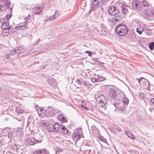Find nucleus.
<instances>
[{
  "mask_svg": "<svg viewBox=\"0 0 154 154\" xmlns=\"http://www.w3.org/2000/svg\"><path fill=\"white\" fill-rule=\"evenodd\" d=\"M143 16L144 18L149 21L154 20V8L150 7L147 9H145L143 11Z\"/></svg>",
  "mask_w": 154,
  "mask_h": 154,
  "instance_id": "1",
  "label": "nucleus"
},
{
  "mask_svg": "<svg viewBox=\"0 0 154 154\" xmlns=\"http://www.w3.org/2000/svg\"><path fill=\"white\" fill-rule=\"evenodd\" d=\"M96 100L99 107L102 108L106 104L107 100L106 96L101 93L97 95Z\"/></svg>",
  "mask_w": 154,
  "mask_h": 154,
  "instance_id": "2",
  "label": "nucleus"
},
{
  "mask_svg": "<svg viewBox=\"0 0 154 154\" xmlns=\"http://www.w3.org/2000/svg\"><path fill=\"white\" fill-rule=\"evenodd\" d=\"M116 32L120 36H124L126 35L128 32L127 27L125 25L120 24L116 28Z\"/></svg>",
  "mask_w": 154,
  "mask_h": 154,
  "instance_id": "3",
  "label": "nucleus"
},
{
  "mask_svg": "<svg viewBox=\"0 0 154 154\" xmlns=\"http://www.w3.org/2000/svg\"><path fill=\"white\" fill-rule=\"evenodd\" d=\"M59 126L58 123H56L54 125H49L46 127V130L50 132H57L59 131Z\"/></svg>",
  "mask_w": 154,
  "mask_h": 154,
  "instance_id": "4",
  "label": "nucleus"
},
{
  "mask_svg": "<svg viewBox=\"0 0 154 154\" xmlns=\"http://www.w3.org/2000/svg\"><path fill=\"white\" fill-rule=\"evenodd\" d=\"M132 7L136 11H139L142 9V6L140 1L134 0L132 3Z\"/></svg>",
  "mask_w": 154,
  "mask_h": 154,
  "instance_id": "5",
  "label": "nucleus"
},
{
  "mask_svg": "<svg viewBox=\"0 0 154 154\" xmlns=\"http://www.w3.org/2000/svg\"><path fill=\"white\" fill-rule=\"evenodd\" d=\"M119 11L117 8L114 6H111L109 7L108 9V12L110 14L114 16L118 14L119 12Z\"/></svg>",
  "mask_w": 154,
  "mask_h": 154,
  "instance_id": "6",
  "label": "nucleus"
},
{
  "mask_svg": "<svg viewBox=\"0 0 154 154\" xmlns=\"http://www.w3.org/2000/svg\"><path fill=\"white\" fill-rule=\"evenodd\" d=\"M143 88L146 89H148L149 90L150 88L149 83V82L146 79H143L142 80V83L140 85Z\"/></svg>",
  "mask_w": 154,
  "mask_h": 154,
  "instance_id": "7",
  "label": "nucleus"
},
{
  "mask_svg": "<svg viewBox=\"0 0 154 154\" xmlns=\"http://www.w3.org/2000/svg\"><path fill=\"white\" fill-rule=\"evenodd\" d=\"M42 138L40 134L38 133L35 134L33 137V138L34 139V142H35V144L41 143L42 140Z\"/></svg>",
  "mask_w": 154,
  "mask_h": 154,
  "instance_id": "8",
  "label": "nucleus"
},
{
  "mask_svg": "<svg viewBox=\"0 0 154 154\" xmlns=\"http://www.w3.org/2000/svg\"><path fill=\"white\" fill-rule=\"evenodd\" d=\"M59 12L58 11H56L54 14L52 16H46L45 18L46 21H47L49 20H53L59 16Z\"/></svg>",
  "mask_w": 154,
  "mask_h": 154,
  "instance_id": "9",
  "label": "nucleus"
},
{
  "mask_svg": "<svg viewBox=\"0 0 154 154\" xmlns=\"http://www.w3.org/2000/svg\"><path fill=\"white\" fill-rule=\"evenodd\" d=\"M110 106L111 107L112 109L113 110L112 111L113 112L116 111L117 109V108L119 109V104L116 103L114 100H110Z\"/></svg>",
  "mask_w": 154,
  "mask_h": 154,
  "instance_id": "10",
  "label": "nucleus"
},
{
  "mask_svg": "<svg viewBox=\"0 0 154 154\" xmlns=\"http://www.w3.org/2000/svg\"><path fill=\"white\" fill-rule=\"evenodd\" d=\"M129 8V6L125 4H123L121 6L122 12L124 14L126 15L128 13Z\"/></svg>",
  "mask_w": 154,
  "mask_h": 154,
  "instance_id": "11",
  "label": "nucleus"
},
{
  "mask_svg": "<svg viewBox=\"0 0 154 154\" xmlns=\"http://www.w3.org/2000/svg\"><path fill=\"white\" fill-rule=\"evenodd\" d=\"M58 125L59 126V132L60 131L61 133L64 134H66L68 132V130L64 126H63L62 125L58 123Z\"/></svg>",
  "mask_w": 154,
  "mask_h": 154,
  "instance_id": "12",
  "label": "nucleus"
},
{
  "mask_svg": "<svg viewBox=\"0 0 154 154\" xmlns=\"http://www.w3.org/2000/svg\"><path fill=\"white\" fill-rule=\"evenodd\" d=\"M47 150L45 148H43L35 150L33 154H47Z\"/></svg>",
  "mask_w": 154,
  "mask_h": 154,
  "instance_id": "13",
  "label": "nucleus"
},
{
  "mask_svg": "<svg viewBox=\"0 0 154 154\" xmlns=\"http://www.w3.org/2000/svg\"><path fill=\"white\" fill-rule=\"evenodd\" d=\"M110 16V14L109 13H104L102 14L101 17L103 20L110 21H111Z\"/></svg>",
  "mask_w": 154,
  "mask_h": 154,
  "instance_id": "14",
  "label": "nucleus"
},
{
  "mask_svg": "<svg viewBox=\"0 0 154 154\" xmlns=\"http://www.w3.org/2000/svg\"><path fill=\"white\" fill-rule=\"evenodd\" d=\"M109 95L111 98H115L117 96L116 91L114 89H110L109 91Z\"/></svg>",
  "mask_w": 154,
  "mask_h": 154,
  "instance_id": "15",
  "label": "nucleus"
},
{
  "mask_svg": "<svg viewBox=\"0 0 154 154\" xmlns=\"http://www.w3.org/2000/svg\"><path fill=\"white\" fill-rule=\"evenodd\" d=\"M25 143L27 146L33 145L35 144L34 140H33L30 137H28L26 139Z\"/></svg>",
  "mask_w": 154,
  "mask_h": 154,
  "instance_id": "16",
  "label": "nucleus"
},
{
  "mask_svg": "<svg viewBox=\"0 0 154 154\" xmlns=\"http://www.w3.org/2000/svg\"><path fill=\"white\" fill-rule=\"evenodd\" d=\"M49 85L53 88H54L56 86L57 83L55 79L51 78L49 79L48 81Z\"/></svg>",
  "mask_w": 154,
  "mask_h": 154,
  "instance_id": "17",
  "label": "nucleus"
},
{
  "mask_svg": "<svg viewBox=\"0 0 154 154\" xmlns=\"http://www.w3.org/2000/svg\"><path fill=\"white\" fill-rule=\"evenodd\" d=\"M80 83L84 87L89 88V86H90V83L87 82L86 81H83L82 80L80 81L79 80H78V84Z\"/></svg>",
  "mask_w": 154,
  "mask_h": 154,
  "instance_id": "18",
  "label": "nucleus"
},
{
  "mask_svg": "<svg viewBox=\"0 0 154 154\" xmlns=\"http://www.w3.org/2000/svg\"><path fill=\"white\" fill-rule=\"evenodd\" d=\"M84 138L82 131L81 128H78V140H79L81 138Z\"/></svg>",
  "mask_w": 154,
  "mask_h": 154,
  "instance_id": "19",
  "label": "nucleus"
},
{
  "mask_svg": "<svg viewBox=\"0 0 154 154\" xmlns=\"http://www.w3.org/2000/svg\"><path fill=\"white\" fill-rule=\"evenodd\" d=\"M129 102V100L127 97H124L121 101V103L123 104V106L125 108Z\"/></svg>",
  "mask_w": 154,
  "mask_h": 154,
  "instance_id": "20",
  "label": "nucleus"
},
{
  "mask_svg": "<svg viewBox=\"0 0 154 154\" xmlns=\"http://www.w3.org/2000/svg\"><path fill=\"white\" fill-rule=\"evenodd\" d=\"M14 51L15 52L19 54L24 52L25 50L21 47H19L15 48Z\"/></svg>",
  "mask_w": 154,
  "mask_h": 154,
  "instance_id": "21",
  "label": "nucleus"
},
{
  "mask_svg": "<svg viewBox=\"0 0 154 154\" xmlns=\"http://www.w3.org/2000/svg\"><path fill=\"white\" fill-rule=\"evenodd\" d=\"M142 4L143 6L144 7L146 6L148 7V8H150L151 6V4H149L146 1V0H142Z\"/></svg>",
  "mask_w": 154,
  "mask_h": 154,
  "instance_id": "22",
  "label": "nucleus"
},
{
  "mask_svg": "<svg viewBox=\"0 0 154 154\" xmlns=\"http://www.w3.org/2000/svg\"><path fill=\"white\" fill-rule=\"evenodd\" d=\"M9 26V23L8 22H6L2 24V29L6 30L7 29H8Z\"/></svg>",
  "mask_w": 154,
  "mask_h": 154,
  "instance_id": "23",
  "label": "nucleus"
},
{
  "mask_svg": "<svg viewBox=\"0 0 154 154\" xmlns=\"http://www.w3.org/2000/svg\"><path fill=\"white\" fill-rule=\"evenodd\" d=\"M77 133H74L72 135V138L73 140L74 141L75 144H76L77 142Z\"/></svg>",
  "mask_w": 154,
  "mask_h": 154,
  "instance_id": "24",
  "label": "nucleus"
},
{
  "mask_svg": "<svg viewBox=\"0 0 154 154\" xmlns=\"http://www.w3.org/2000/svg\"><path fill=\"white\" fill-rule=\"evenodd\" d=\"M78 103H79L78 104V107H81L82 108L84 109H86L87 110H89V109L85 106V104H80V101L79 100H78Z\"/></svg>",
  "mask_w": 154,
  "mask_h": 154,
  "instance_id": "25",
  "label": "nucleus"
},
{
  "mask_svg": "<svg viewBox=\"0 0 154 154\" xmlns=\"http://www.w3.org/2000/svg\"><path fill=\"white\" fill-rule=\"evenodd\" d=\"M125 134L127 135V136L129 138L132 139H134V136L132 134L130 133L129 131L128 132L127 131H125Z\"/></svg>",
  "mask_w": 154,
  "mask_h": 154,
  "instance_id": "26",
  "label": "nucleus"
},
{
  "mask_svg": "<svg viewBox=\"0 0 154 154\" xmlns=\"http://www.w3.org/2000/svg\"><path fill=\"white\" fill-rule=\"evenodd\" d=\"M143 31V29L142 27H138L136 29V31L139 34H141Z\"/></svg>",
  "mask_w": 154,
  "mask_h": 154,
  "instance_id": "27",
  "label": "nucleus"
},
{
  "mask_svg": "<svg viewBox=\"0 0 154 154\" xmlns=\"http://www.w3.org/2000/svg\"><path fill=\"white\" fill-rule=\"evenodd\" d=\"M149 47L151 50H152L154 49V42H152L149 43Z\"/></svg>",
  "mask_w": 154,
  "mask_h": 154,
  "instance_id": "28",
  "label": "nucleus"
},
{
  "mask_svg": "<svg viewBox=\"0 0 154 154\" xmlns=\"http://www.w3.org/2000/svg\"><path fill=\"white\" fill-rule=\"evenodd\" d=\"M98 138L100 140H101L103 142L106 143L107 142L106 140L101 135H100L98 136Z\"/></svg>",
  "mask_w": 154,
  "mask_h": 154,
  "instance_id": "29",
  "label": "nucleus"
},
{
  "mask_svg": "<svg viewBox=\"0 0 154 154\" xmlns=\"http://www.w3.org/2000/svg\"><path fill=\"white\" fill-rule=\"evenodd\" d=\"M121 108H119V112L120 113H123L124 114L125 113V108L123 107V106L122 107L120 106Z\"/></svg>",
  "mask_w": 154,
  "mask_h": 154,
  "instance_id": "30",
  "label": "nucleus"
},
{
  "mask_svg": "<svg viewBox=\"0 0 154 154\" xmlns=\"http://www.w3.org/2000/svg\"><path fill=\"white\" fill-rule=\"evenodd\" d=\"M106 79L105 77L103 76H100L97 78V82H102L105 80Z\"/></svg>",
  "mask_w": 154,
  "mask_h": 154,
  "instance_id": "31",
  "label": "nucleus"
},
{
  "mask_svg": "<svg viewBox=\"0 0 154 154\" xmlns=\"http://www.w3.org/2000/svg\"><path fill=\"white\" fill-rule=\"evenodd\" d=\"M23 130L21 128H19L16 131L17 134L21 135L23 134Z\"/></svg>",
  "mask_w": 154,
  "mask_h": 154,
  "instance_id": "32",
  "label": "nucleus"
},
{
  "mask_svg": "<svg viewBox=\"0 0 154 154\" xmlns=\"http://www.w3.org/2000/svg\"><path fill=\"white\" fill-rule=\"evenodd\" d=\"M94 61H95L96 62V64L97 65H101V64H103V63L100 62L99 61V59L98 58H94L93 59Z\"/></svg>",
  "mask_w": 154,
  "mask_h": 154,
  "instance_id": "33",
  "label": "nucleus"
},
{
  "mask_svg": "<svg viewBox=\"0 0 154 154\" xmlns=\"http://www.w3.org/2000/svg\"><path fill=\"white\" fill-rule=\"evenodd\" d=\"M16 110L17 112H18V113H22L23 112V110L21 109L20 108L17 107L16 108Z\"/></svg>",
  "mask_w": 154,
  "mask_h": 154,
  "instance_id": "34",
  "label": "nucleus"
},
{
  "mask_svg": "<svg viewBox=\"0 0 154 154\" xmlns=\"http://www.w3.org/2000/svg\"><path fill=\"white\" fill-rule=\"evenodd\" d=\"M143 79H145L143 77H141L140 78H136V79L138 81V82L139 83V84L141 85V83H142V80Z\"/></svg>",
  "mask_w": 154,
  "mask_h": 154,
  "instance_id": "35",
  "label": "nucleus"
},
{
  "mask_svg": "<svg viewBox=\"0 0 154 154\" xmlns=\"http://www.w3.org/2000/svg\"><path fill=\"white\" fill-rule=\"evenodd\" d=\"M60 121L63 123L64 122H67V119L66 117L63 116V119H61Z\"/></svg>",
  "mask_w": 154,
  "mask_h": 154,
  "instance_id": "36",
  "label": "nucleus"
},
{
  "mask_svg": "<svg viewBox=\"0 0 154 154\" xmlns=\"http://www.w3.org/2000/svg\"><path fill=\"white\" fill-rule=\"evenodd\" d=\"M30 17V16L29 15V14L24 19V20H25V21L24 22V23L27 22L29 20Z\"/></svg>",
  "mask_w": 154,
  "mask_h": 154,
  "instance_id": "37",
  "label": "nucleus"
},
{
  "mask_svg": "<svg viewBox=\"0 0 154 154\" xmlns=\"http://www.w3.org/2000/svg\"><path fill=\"white\" fill-rule=\"evenodd\" d=\"M5 9V6L0 5V12H2Z\"/></svg>",
  "mask_w": 154,
  "mask_h": 154,
  "instance_id": "38",
  "label": "nucleus"
},
{
  "mask_svg": "<svg viewBox=\"0 0 154 154\" xmlns=\"http://www.w3.org/2000/svg\"><path fill=\"white\" fill-rule=\"evenodd\" d=\"M63 116L62 114H59L57 116L58 119L60 121L61 120V119H63Z\"/></svg>",
  "mask_w": 154,
  "mask_h": 154,
  "instance_id": "39",
  "label": "nucleus"
},
{
  "mask_svg": "<svg viewBox=\"0 0 154 154\" xmlns=\"http://www.w3.org/2000/svg\"><path fill=\"white\" fill-rule=\"evenodd\" d=\"M115 129L119 132H122L120 128L117 126H115L114 127Z\"/></svg>",
  "mask_w": 154,
  "mask_h": 154,
  "instance_id": "40",
  "label": "nucleus"
},
{
  "mask_svg": "<svg viewBox=\"0 0 154 154\" xmlns=\"http://www.w3.org/2000/svg\"><path fill=\"white\" fill-rule=\"evenodd\" d=\"M92 4L93 5H97V0H92Z\"/></svg>",
  "mask_w": 154,
  "mask_h": 154,
  "instance_id": "41",
  "label": "nucleus"
},
{
  "mask_svg": "<svg viewBox=\"0 0 154 154\" xmlns=\"http://www.w3.org/2000/svg\"><path fill=\"white\" fill-rule=\"evenodd\" d=\"M39 110H38V114L40 115V114L42 113V112L44 111L43 108H39Z\"/></svg>",
  "mask_w": 154,
  "mask_h": 154,
  "instance_id": "42",
  "label": "nucleus"
},
{
  "mask_svg": "<svg viewBox=\"0 0 154 154\" xmlns=\"http://www.w3.org/2000/svg\"><path fill=\"white\" fill-rule=\"evenodd\" d=\"M82 151L83 152V153H84V152H85V153L87 154H89L91 152V150L88 149L87 150H82Z\"/></svg>",
  "mask_w": 154,
  "mask_h": 154,
  "instance_id": "43",
  "label": "nucleus"
},
{
  "mask_svg": "<svg viewBox=\"0 0 154 154\" xmlns=\"http://www.w3.org/2000/svg\"><path fill=\"white\" fill-rule=\"evenodd\" d=\"M97 4L99 3H101L103 4L104 2V0H97Z\"/></svg>",
  "mask_w": 154,
  "mask_h": 154,
  "instance_id": "44",
  "label": "nucleus"
},
{
  "mask_svg": "<svg viewBox=\"0 0 154 154\" xmlns=\"http://www.w3.org/2000/svg\"><path fill=\"white\" fill-rule=\"evenodd\" d=\"M23 26H16L15 28V29L18 30H20L22 29V28Z\"/></svg>",
  "mask_w": 154,
  "mask_h": 154,
  "instance_id": "45",
  "label": "nucleus"
},
{
  "mask_svg": "<svg viewBox=\"0 0 154 154\" xmlns=\"http://www.w3.org/2000/svg\"><path fill=\"white\" fill-rule=\"evenodd\" d=\"M86 53H88L89 56H91L92 55V53L90 51H86L85 52Z\"/></svg>",
  "mask_w": 154,
  "mask_h": 154,
  "instance_id": "46",
  "label": "nucleus"
},
{
  "mask_svg": "<svg viewBox=\"0 0 154 154\" xmlns=\"http://www.w3.org/2000/svg\"><path fill=\"white\" fill-rule=\"evenodd\" d=\"M78 100L80 101V104H85V105H86V103H85V100H81L79 99Z\"/></svg>",
  "mask_w": 154,
  "mask_h": 154,
  "instance_id": "47",
  "label": "nucleus"
},
{
  "mask_svg": "<svg viewBox=\"0 0 154 154\" xmlns=\"http://www.w3.org/2000/svg\"><path fill=\"white\" fill-rule=\"evenodd\" d=\"M12 16V15L11 14H10V15H9L8 14H7L6 16V18L7 19V20H8Z\"/></svg>",
  "mask_w": 154,
  "mask_h": 154,
  "instance_id": "48",
  "label": "nucleus"
},
{
  "mask_svg": "<svg viewBox=\"0 0 154 154\" xmlns=\"http://www.w3.org/2000/svg\"><path fill=\"white\" fill-rule=\"evenodd\" d=\"M151 32H150V31L148 29L146 31V34L148 35H150L151 34Z\"/></svg>",
  "mask_w": 154,
  "mask_h": 154,
  "instance_id": "49",
  "label": "nucleus"
},
{
  "mask_svg": "<svg viewBox=\"0 0 154 154\" xmlns=\"http://www.w3.org/2000/svg\"><path fill=\"white\" fill-rule=\"evenodd\" d=\"M91 81L92 82L94 83L96 82H97V79L96 78H92L91 79Z\"/></svg>",
  "mask_w": 154,
  "mask_h": 154,
  "instance_id": "50",
  "label": "nucleus"
},
{
  "mask_svg": "<svg viewBox=\"0 0 154 154\" xmlns=\"http://www.w3.org/2000/svg\"><path fill=\"white\" fill-rule=\"evenodd\" d=\"M17 145L15 144L13 146V148L14 150L15 149L16 150H17Z\"/></svg>",
  "mask_w": 154,
  "mask_h": 154,
  "instance_id": "51",
  "label": "nucleus"
},
{
  "mask_svg": "<svg viewBox=\"0 0 154 154\" xmlns=\"http://www.w3.org/2000/svg\"><path fill=\"white\" fill-rule=\"evenodd\" d=\"M0 133H1V134H2V133H6V132L4 131L3 129L0 128Z\"/></svg>",
  "mask_w": 154,
  "mask_h": 154,
  "instance_id": "52",
  "label": "nucleus"
},
{
  "mask_svg": "<svg viewBox=\"0 0 154 154\" xmlns=\"http://www.w3.org/2000/svg\"><path fill=\"white\" fill-rule=\"evenodd\" d=\"M23 26V27L22 29L23 30H25L27 28H28V26Z\"/></svg>",
  "mask_w": 154,
  "mask_h": 154,
  "instance_id": "53",
  "label": "nucleus"
},
{
  "mask_svg": "<svg viewBox=\"0 0 154 154\" xmlns=\"http://www.w3.org/2000/svg\"><path fill=\"white\" fill-rule=\"evenodd\" d=\"M30 119H28V121L27 122V125L26 127H27L30 124V122H31V121H30Z\"/></svg>",
  "mask_w": 154,
  "mask_h": 154,
  "instance_id": "54",
  "label": "nucleus"
},
{
  "mask_svg": "<svg viewBox=\"0 0 154 154\" xmlns=\"http://www.w3.org/2000/svg\"><path fill=\"white\" fill-rule=\"evenodd\" d=\"M61 150H62V149H61L60 148H58L57 149L56 152H61Z\"/></svg>",
  "mask_w": 154,
  "mask_h": 154,
  "instance_id": "55",
  "label": "nucleus"
},
{
  "mask_svg": "<svg viewBox=\"0 0 154 154\" xmlns=\"http://www.w3.org/2000/svg\"><path fill=\"white\" fill-rule=\"evenodd\" d=\"M96 128V127L94 125H92L91 127V130H94Z\"/></svg>",
  "mask_w": 154,
  "mask_h": 154,
  "instance_id": "56",
  "label": "nucleus"
},
{
  "mask_svg": "<svg viewBox=\"0 0 154 154\" xmlns=\"http://www.w3.org/2000/svg\"><path fill=\"white\" fill-rule=\"evenodd\" d=\"M6 3L7 5H9L10 4L9 1L8 0H6Z\"/></svg>",
  "mask_w": 154,
  "mask_h": 154,
  "instance_id": "57",
  "label": "nucleus"
},
{
  "mask_svg": "<svg viewBox=\"0 0 154 154\" xmlns=\"http://www.w3.org/2000/svg\"><path fill=\"white\" fill-rule=\"evenodd\" d=\"M150 101L153 104H154V98H152L151 99Z\"/></svg>",
  "mask_w": 154,
  "mask_h": 154,
  "instance_id": "58",
  "label": "nucleus"
},
{
  "mask_svg": "<svg viewBox=\"0 0 154 154\" xmlns=\"http://www.w3.org/2000/svg\"><path fill=\"white\" fill-rule=\"evenodd\" d=\"M8 129L9 128H8V127H6V128H4V129H3V130L4 131L6 132V133L7 132V131H6L7 129Z\"/></svg>",
  "mask_w": 154,
  "mask_h": 154,
  "instance_id": "59",
  "label": "nucleus"
},
{
  "mask_svg": "<svg viewBox=\"0 0 154 154\" xmlns=\"http://www.w3.org/2000/svg\"><path fill=\"white\" fill-rule=\"evenodd\" d=\"M13 29V27L11 26H8V30H9L10 29Z\"/></svg>",
  "mask_w": 154,
  "mask_h": 154,
  "instance_id": "60",
  "label": "nucleus"
},
{
  "mask_svg": "<svg viewBox=\"0 0 154 154\" xmlns=\"http://www.w3.org/2000/svg\"><path fill=\"white\" fill-rule=\"evenodd\" d=\"M0 21L2 23H3L4 22V18H1L0 19Z\"/></svg>",
  "mask_w": 154,
  "mask_h": 154,
  "instance_id": "61",
  "label": "nucleus"
},
{
  "mask_svg": "<svg viewBox=\"0 0 154 154\" xmlns=\"http://www.w3.org/2000/svg\"><path fill=\"white\" fill-rule=\"evenodd\" d=\"M116 17H115V18H114V20H115L116 21H118L119 20V19L116 18Z\"/></svg>",
  "mask_w": 154,
  "mask_h": 154,
  "instance_id": "62",
  "label": "nucleus"
},
{
  "mask_svg": "<svg viewBox=\"0 0 154 154\" xmlns=\"http://www.w3.org/2000/svg\"><path fill=\"white\" fill-rule=\"evenodd\" d=\"M92 11V10L91 9H90L89 10V11H88V14H90L91 13V11Z\"/></svg>",
  "mask_w": 154,
  "mask_h": 154,
  "instance_id": "63",
  "label": "nucleus"
},
{
  "mask_svg": "<svg viewBox=\"0 0 154 154\" xmlns=\"http://www.w3.org/2000/svg\"><path fill=\"white\" fill-rule=\"evenodd\" d=\"M6 154H14L12 152H7Z\"/></svg>",
  "mask_w": 154,
  "mask_h": 154,
  "instance_id": "64",
  "label": "nucleus"
}]
</instances>
